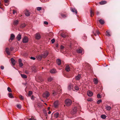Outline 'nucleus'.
<instances>
[{
    "mask_svg": "<svg viewBox=\"0 0 120 120\" xmlns=\"http://www.w3.org/2000/svg\"><path fill=\"white\" fill-rule=\"evenodd\" d=\"M22 77L23 78H27L26 75H21Z\"/></svg>",
    "mask_w": 120,
    "mask_h": 120,
    "instance_id": "3c124183",
    "label": "nucleus"
},
{
    "mask_svg": "<svg viewBox=\"0 0 120 120\" xmlns=\"http://www.w3.org/2000/svg\"><path fill=\"white\" fill-rule=\"evenodd\" d=\"M100 23L101 24H103L104 23V22L103 20L102 19H100L99 20Z\"/></svg>",
    "mask_w": 120,
    "mask_h": 120,
    "instance_id": "72a5a7b5",
    "label": "nucleus"
},
{
    "mask_svg": "<svg viewBox=\"0 0 120 120\" xmlns=\"http://www.w3.org/2000/svg\"><path fill=\"white\" fill-rule=\"evenodd\" d=\"M53 79L51 77L49 78L48 79V81L49 82L51 81Z\"/></svg>",
    "mask_w": 120,
    "mask_h": 120,
    "instance_id": "79ce46f5",
    "label": "nucleus"
},
{
    "mask_svg": "<svg viewBox=\"0 0 120 120\" xmlns=\"http://www.w3.org/2000/svg\"><path fill=\"white\" fill-rule=\"evenodd\" d=\"M7 90L8 91L10 92H12V90L10 88L8 87V88Z\"/></svg>",
    "mask_w": 120,
    "mask_h": 120,
    "instance_id": "49530a36",
    "label": "nucleus"
},
{
    "mask_svg": "<svg viewBox=\"0 0 120 120\" xmlns=\"http://www.w3.org/2000/svg\"><path fill=\"white\" fill-rule=\"evenodd\" d=\"M48 54V51H46L45 52L41 54L43 58H46Z\"/></svg>",
    "mask_w": 120,
    "mask_h": 120,
    "instance_id": "7ed1b4c3",
    "label": "nucleus"
},
{
    "mask_svg": "<svg viewBox=\"0 0 120 120\" xmlns=\"http://www.w3.org/2000/svg\"><path fill=\"white\" fill-rule=\"evenodd\" d=\"M8 0H4V2L5 3V5L6 6H8Z\"/></svg>",
    "mask_w": 120,
    "mask_h": 120,
    "instance_id": "7c9ffc66",
    "label": "nucleus"
},
{
    "mask_svg": "<svg viewBox=\"0 0 120 120\" xmlns=\"http://www.w3.org/2000/svg\"><path fill=\"white\" fill-rule=\"evenodd\" d=\"M36 58L38 60H41V59L42 58H43V57L42 55H41L37 56H36Z\"/></svg>",
    "mask_w": 120,
    "mask_h": 120,
    "instance_id": "dca6fc26",
    "label": "nucleus"
},
{
    "mask_svg": "<svg viewBox=\"0 0 120 120\" xmlns=\"http://www.w3.org/2000/svg\"><path fill=\"white\" fill-rule=\"evenodd\" d=\"M16 13V11L15 10H14L13 11V13L14 14H15V13Z\"/></svg>",
    "mask_w": 120,
    "mask_h": 120,
    "instance_id": "69168bd1",
    "label": "nucleus"
},
{
    "mask_svg": "<svg viewBox=\"0 0 120 120\" xmlns=\"http://www.w3.org/2000/svg\"><path fill=\"white\" fill-rule=\"evenodd\" d=\"M96 33L98 35L99 34V32L98 31H96Z\"/></svg>",
    "mask_w": 120,
    "mask_h": 120,
    "instance_id": "338daca9",
    "label": "nucleus"
},
{
    "mask_svg": "<svg viewBox=\"0 0 120 120\" xmlns=\"http://www.w3.org/2000/svg\"><path fill=\"white\" fill-rule=\"evenodd\" d=\"M32 94V92L31 91H29V93L28 94V96H31V95Z\"/></svg>",
    "mask_w": 120,
    "mask_h": 120,
    "instance_id": "c03bdc74",
    "label": "nucleus"
},
{
    "mask_svg": "<svg viewBox=\"0 0 120 120\" xmlns=\"http://www.w3.org/2000/svg\"><path fill=\"white\" fill-rule=\"evenodd\" d=\"M17 107L19 108L20 109L21 107V105L20 104H18L17 105Z\"/></svg>",
    "mask_w": 120,
    "mask_h": 120,
    "instance_id": "de8ad7c7",
    "label": "nucleus"
},
{
    "mask_svg": "<svg viewBox=\"0 0 120 120\" xmlns=\"http://www.w3.org/2000/svg\"><path fill=\"white\" fill-rule=\"evenodd\" d=\"M19 98L21 100H23L24 99L23 97L21 95H20L19 96Z\"/></svg>",
    "mask_w": 120,
    "mask_h": 120,
    "instance_id": "a18cd8bd",
    "label": "nucleus"
},
{
    "mask_svg": "<svg viewBox=\"0 0 120 120\" xmlns=\"http://www.w3.org/2000/svg\"><path fill=\"white\" fill-rule=\"evenodd\" d=\"M73 85L71 83H69L68 86V89L69 90H71V89H73Z\"/></svg>",
    "mask_w": 120,
    "mask_h": 120,
    "instance_id": "423d86ee",
    "label": "nucleus"
},
{
    "mask_svg": "<svg viewBox=\"0 0 120 120\" xmlns=\"http://www.w3.org/2000/svg\"><path fill=\"white\" fill-rule=\"evenodd\" d=\"M11 60L12 65H14L15 64V60L13 58H12L11 59Z\"/></svg>",
    "mask_w": 120,
    "mask_h": 120,
    "instance_id": "6ab92c4d",
    "label": "nucleus"
},
{
    "mask_svg": "<svg viewBox=\"0 0 120 120\" xmlns=\"http://www.w3.org/2000/svg\"><path fill=\"white\" fill-rule=\"evenodd\" d=\"M13 48L12 47H11L10 48V50H11V51H12V50H13Z\"/></svg>",
    "mask_w": 120,
    "mask_h": 120,
    "instance_id": "0e129e2a",
    "label": "nucleus"
},
{
    "mask_svg": "<svg viewBox=\"0 0 120 120\" xmlns=\"http://www.w3.org/2000/svg\"><path fill=\"white\" fill-rule=\"evenodd\" d=\"M59 113L56 112L54 114V117L56 118H57L58 117H59Z\"/></svg>",
    "mask_w": 120,
    "mask_h": 120,
    "instance_id": "a878e982",
    "label": "nucleus"
},
{
    "mask_svg": "<svg viewBox=\"0 0 120 120\" xmlns=\"http://www.w3.org/2000/svg\"><path fill=\"white\" fill-rule=\"evenodd\" d=\"M28 41V37L26 36H25L23 39V42L24 43H26Z\"/></svg>",
    "mask_w": 120,
    "mask_h": 120,
    "instance_id": "39448f33",
    "label": "nucleus"
},
{
    "mask_svg": "<svg viewBox=\"0 0 120 120\" xmlns=\"http://www.w3.org/2000/svg\"><path fill=\"white\" fill-rule=\"evenodd\" d=\"M49 95L50 94L49 92L47 91H46L43 93V96L44 98H47L49 96Z\"/></svg>",
    "mask_w": 120,
    "mask_h": 120,
    "instance_id": "f03ea898",
    "label": "nucleus"
},
{
    "mask_svg": "<svg viewBox=\"0 0 120 120\" xmlns=\"http://www.w3.org/2000/svg\"><path fill=\"white\" fill-rule=\"evenodd\" d=\"M61 36L64 38H65L67 37V35L64 34H61Z\"/></svg>",
    "mask_w": 120,
    "mask_h": 120,
    "instance_id": "ea45409f",
    "label": "nucleus"
},
{
    "mask_svg": "<svg viewBox=\"0 0 120 120\" xmlns=\"http://www.w3.org/2000/svg\"><path fill=\"white\" fill-rule=\"evenodd\" d=\"M105 108L108 111H109L111 109V107L110 106H109L107 105H106L105 106Z\"/></svg>",
    "mask_w": 120,
    "mask_h": 120,
    "instance_id": "f3484780",
    "label": "nucleus"
},
{
    "mask_svg": "<svg viewBox=\"0 0 120 120\" xmlns=\"http://www.w3.org/2000/svg\"><path fill=\"white\" fill-rule=\"evenodd\" d=\"M25 14L26 16H28L30 15V13L28 11L26 10L25 11Z\"/></svg>",
    "mask_w": 120,
    "mask_h": 120,
    "instance_id": "393cba45",
    "label": "nucleus"
},
{
    "mask_svg": "<svg viewBox=\"0 0 120 120\" xmlns=\"http://www.w3.org/2000/svg\"><path fill=\"white\" fill-rule=\"evenodd\" d=\"M97 98H101V96L99 94H98L97 95Z\"/></svg>",
    "mask_w": 120,
    "mask_h": 120,
    "instance_id": "5fc2aeb1",
    "label": "nucleus"
},
{
    "mask_svg": "<svg viewBox=\"0 0 120 120\" xmlns=\"http://www.w3.org/2000/svg\"><path fill=\"white\" fill-rule=\"evenodd\" d=\"M83 50L82 49H79L77 50V51L79 53H81L82 52Z\"/></svg>",
    "mask_w": 120,
    "mask_h": 120,
    "instance_id": "5701e85b",
    "label": "nucleus"
},
{
    "mask_svg": "<svg viewBox=\"0 0 120 120\" xmlns=\"http://www.w3.org/2000/svg\"><path fill=\"white\" fill-rule=\"evenodd\" d=\"M59 103L58 101H55L54 103V106L55 108H57L59 105Z\"/></svg>",
    "mask_w": 120,
    "mask_h": 120,
    "instance_id": "0eeeda50",
    "label": "nucleus"
},
{
    "mask_svg": "<svg viewBox=\"0 0 120 120\" xmlns=\"http://www.w3.org/2000/svg\"><path fill=\"white\" fill-rule=\"evenodd\" d=\"M15 37V35L13 34H11L10 39L9 40V41H10V40H11V41L13 40L14 38Z\"/></svg>",
    "mask_w": 120,
    "mask_h": 120,
    "instance_id": "9b49d317",
    "label": "nucleus"
},
{
    "mask_svg": "<svg viewBox=\"0 0 120 120\" xmlns=\"http://www.w3.org/2000/svg\"><path fill=\"white\" fill-rule=\"evenodd\" d=\"M25 72L27 74H28L29 73V72L27 71H26Z\"/></svg>",
    "mask_w": 120,
    "mask_h": 120,
    "instance_id": "e2e57ef3",
    "label": "nucleus"
},
{
    "mask_svg": "<svg viewBox=\"0 0 120 120\" xmlns=\"http://www.w3.org/2000/svg\"><path fill=\"white\" fill-rule=\"evenodd\" d=\"M42 105L41 104H38V107L39 109L41 108L42 107Z\"/></svg>",
    "mask_w": 120,
    "mask_h": 120,
    "instance_id": "4c0bfd02",
    "label": "nucleus"
},
{
    "mask_svg": "<svg viewBox=\"0 0 120 120\" xmlns=\"http://www.w3.org/2000/svg\"><path fill=\"white\" fill-rule=\"evenodd\" d=\"M88 101H93V100L91 98H89L87 99Z\"/></svg>",
    "mask_w": 120,
    "mask_h": 120,
    "instance_id": "37998d69",
    "label": "nucleus"
},
{
    "mask_svg": "<svg viewBox=\"0 0 120 120\" xmlns=\"http://www.w3.org/2000/svg\"><path fill=\"white\" fill-rule=\"evenodd\" d=\"M106 117V116L105 115H102L101 116V117L103 119H105Z\"/></svg>",
    "mask_w": 120,
    "mask_h": 120,
    "instance_id": "f704fd0d",
    "label": "nucleus"
},
{
    "mask_svg": "<svg viewBox=\"0 0 120 120\" xmlns=\"http://www.w3.org/2000/svg\"><path fill=\"white\" fill-rule=\"evenodd\" d=\"M93 81L94 82V84H97L98 83V80L97 79L95 78H94Z\"/></svg>",
    "mask_w": 120,
    "mask_h": 120,
    "instance_id": "aec40b11",
    "label": "nucleus"
},
{
    "mask_svg": "<svg viewBox=\"0 0 120 120\" xmlns=\"http://www.w3.org/2000/svg\"><path fill=\"white\" fill-rule=\"evenodd\" d=\"M19 65L20 67H22L23 65V64L22 63L21 60L19 59Z\"/></svg>",
    "mask_w": 120,
    "mask_h": 120,
    "instance_id": "bb28decb",
    "label": "nucleus"
},
{
    "mask_svg": "<svg viewBox=\"0 0 120 120\" xmlns=\"http://www.w3.org/2000/svg\"><path fill=\"white\" fill-rule=\"evenodd\" d=\"M64 48V47L63 46V45H61L60 46V49H63Z\"/></svg>",
    "mask_w": 120,
    "mask_h": 120,
    "instance_id": "13d9d810",
    "label": "nucleus"
},
{
    "mask_svg": "<svg viewBox=\"0 0 120 120\" xmlns=\"http://www.w3.org/2000/svg\"><path fill=\"white\" fill-rule=\"evenodd\" d=\"M41 7H38L37 8V10L38 11L41 10Z\"/></svg>",
    "mask_w": 120,
    "mask_h": 120,
    "instance_id": "09e8293b",
    "label": "nucleus"
},
{
    "mask_svg": "<svg viewBox=\"0 0 120 120\" xmlns=\"http://www.w3.org/2000/svg\"><path fill=\"white\" fill-rule=\"evenodd\" d=\"M5 51L7 53L8 55H10V50L8 48H6V49Z\"/></svg>",
    "mask_w": 120,
    "mask_h": 120,
    "instance_id": "ddd939ff",
    "label": "nucleus"
},
{
    "mask_svg": "<svg viewBox=\"0 0 120 120\" xmlns=\"http://www.w3.org/2000/svg\"><path fill=\"white\" fill-rule=\"evenodd\" d=\"M77 108L76 107H74L71 112V113L72 115L76 113L77 111Z\"/></svg>",
    "mask_w": 120,
    "mask_h": 120,
    "instance_id": "20e7f679",
    "label": "nucleus"
},
{
    "mask_svg": "<svg viewBox=\"0 0 120 120\" xmlns=\"http://www.w3.org/2000/svg\"><path fill=\"white\" fill-rule=\"evenodd\" d=\"M8 96L10 98H13V96L12 95V94L11 93H10L9 94Z\"/></svg>",
    "mask_w": 120,
    "mask_h": 120,
    "instance_id": "e433bc0d",
    "label": "nucleus"
},
{
    "mask_svg": "<svg viewBox=\"0 0 120 120\" xmlns=\"http://www.w3.org/2000/svg\"><path fill=\"white\" fill-rule=\"evenodd\" d=\"M26 25L25 24H22L21 25L20 27L22 28H23L25 27Z\"/></svg>",
    "mask_w": 120,
    "mask_h": 120,
    "instance_id": "58836bf2",
    "label": "nucleus"
},
{
    "mask_svg": "<svg viewBox=\"0 0 120 120\" xmlns=\"http://www.w3.org/2000/svg\"><path fill=\"white\" fill-rule=\"evenodd\" d=\"M56 63L58 65H60L61 64V62L60 59H57L56 60Z\"/></svg>",
    "mask_w": 120,
    "mask_h": 120,
    "instance_id": "cd10ccee",
    "label": "nucleus"
},
{
    "mask_svg": "<svg viewBox=\"0 0 120 120\" xmlns=\"http://www.w3.org/2000/svg\"><path fill=\"white\" fill-rule=\"evenodd\" d=\"M32 71L34 72H36L37 70V68L36 66H34L32 67Z\"/></svg>",
    "mask_w": 120,
    "mask_h": 120,
    "instance_id": "2eb2a0df",
    "label": "nucleus"
},
{
    "mask_svg": "<svg viewBox=\"0 0 120 120\" xmlns=\"http://www.w3.org/2000/svg\"><path fill=\"white\" fill-rule=\"evenodd\" d=\"M19 23V21L18 20H15L13 22V24L15 25H17Z\"/></svg>",
    "mask_w": 120,
    "mask_h": 120,
    "instance_id": "a211bd4d",
    "label": "nucleus"
},
{
    "mask_svg": "<svg viewBox=\"0 0 120 120\" xmlns=\"http://www.w3.org/2000/svg\"><path fill=\"white\" fill-rule=\"evenodd\" d=\"M106 35L108 37H109L111 36V35L110 34V32L108 31H107L106 32Z\"/></svg>",
    "mask_w": 120,
    "mask_h": 120,
    "instance_id": "c756f323",
    "label": "nucleus"
},
{
    "mask_svg": "<svg viewBox=\"0 0 120 120\" xmlns=\"http://www.w3.org/2000/svg\"><path fill=\"white\" fill-rule=\"evenodd\" d=\"M86 67L87 68V69L89 70L90 71H91L92 70V69L91 68L90 65L89 64H87L86 65Z\"/></svg>",
    "mask_w": 120,
    "mask_h": 120,
    "instance_id": "9d476101",
    "label": "nucleus"
},
{
    "mask_svg": "<svg viewBox=\"0 0 120 120\" xmlns=\"http://www.w3.org/2000/svg\"><path fill=\"white\" fill-rule=\"evenodd\" d=\"M60 93H59V91L58 90L56 91H55L54 90H53L52 91V94L53 95L55 96L57 94H59Z\"/></svg>",
    "mask_w": 120,
    "mask_h": 120,
    "instance_id": "4468645a",
    "label": "nucleus"
},
{
    "mask_svg": "<svg viewBox=\"0 0 120 120\" xmlns=\"http://www.w3.org/2000/svg\"><path fill=\"white\" fill-rule=\"evenodd\" d=\"M0 68L2 70H3L4 69V67L3 66H0Z\"/></svg>",
    "mask_w": 120,
    "mask_h": 120,
    "instance_id": "4d7b16f0",
    "label": "nucleus"
},
{
    "mask_svg": "<svg viewBox=\"0 0 120 120\" xmlns=\"http://www.w3.org/2000/svg\"><path fill=\"white\" fill-rule=\"evenodd\" d=\"M50 72L52 73H54L56 72V70L55 69H52L50 71Z\"/></svg>",
    "mask_w": 120,
    "mask_h": 120,
    "instance_id": "b1692460",
    "label": "nucleus"
},
{
    "mask_svg": "<svg viewBox=\"0 0 120 120\" xmlns=\"http://www.w3.org/2000/svg\"><path fill=\"white\" fill-rule=\"evenodd\" d=\"M71 11L73 12H75L76 14H77V10L75 9V8H74L73 9L72 8L71 9Z\"/></svg>",
    "mask_w": 120,
    "mask_h": 120,
    "instance_id": "c85d7f7f",
    "label": "nucleus"
},
{
    "mask_svg": "<svg viewBox=\"0 0 120 120\" xmlns=\"http://www.w3.org/2000/svg\"><path fill=\"white\" fill-rule=\"evenodd\" d=\"M99 12L98 11H97L96 12V14L97 15H98L99 14Z\"/></svg>",
    "mask_w": 120,
    "mask_h": 120,
    "instance_id": "774afa93",
    "label": "nucleus"
},
{
    "mask_svg": "<svg viewBox=\"0 0 120 120\" xmlns=\"http://www.w3.org/2000/svg\"><path fill=\"white\" fill-rule=\"evenodd\" d=\"M31 99L32 100H34V96L32 95L31 96Z\"/></svg>",
    "mask_w": 120,
    "mask_h": 120,
    "instance_id": "6e6d98bb",
    "label": "nucleus"
},
{
    "mask_svg": "<svg viewBox=\"0 0 120 120\" xmlns=\"http://www.w3.org/2000/svg\"><path fill=\"white\" fill-rule=\"evenodd\" d=\"M80 76L81 75H77L75 77L76 79L77 80H79L81 78Z\"/></svg>",
    "mask_w": 120,
    "mask_h": 120,
    "instance_id": "473e14b6",
    "label": "nucleus"
},
{
    "mask_svg": "<svg viewBox=\"0 0 120 120\" xmlns=\"http://www.w3.org/2000/svg\"><path fill=\"white\" fill-rule=\"evenodd\" d=\"M41 1L43 2H44L47 1V0H40Z\"/></svg>",
    "mask_w": 120,
    "mask_h": 120,
    "instance_id": "680f3d73",
    "label": "nucleus"
},
{
    "mask_svg": "<svg viewBox=\"0 0 120 120\" xmlns=\"http://www.w3.org/2000/svg\"><path fill=\"white\" fill-rule=\"evenodd\" d=\"M51 41L52 43H54L55 41V40L54 39H53L51 40Z\"/></svg>",
    "mask_w": 120,
    "mask_h": 120,
    "instance_id": "603ef678",
    "label": "nucleus"
},
{
    "mask_svg": "<svg viewBox=\"0 0 120 120\" xmlns=\"http://www.w3.org/2000/svg\"><path fill=\"white\" fill-rule=\"evenodd\" d=\"M44 24L47 25L48 24V22L46 21H44Z\"/></svg>",
    "mask_w": 120,
    "mask_h": 120,
    "instance_id": "052dcab7",
    "label": "nucleus"
},
{
    "mask_svg": "<svg viewBox=\"0 0 120 120\" xmlns=\"http://www.w3.org/2000/svg\"><path fill=\"white\" fill-rule=\"evenodd\" d=\"M29 120H36L35 119H34V117H32L31 118H30L29 119Z\"/></svg>",
    "mask_w": 120,
    "mask_h": 120,
    "instance_id": "8fccbe9b",
    "label": "nucleus"
},
{
    "mask_svg": "<svg viewBox=\"0 0 120 120\" xmlns=\"http://www.w3.org/2000/svg\"><path fill=\"white\" fill-rule=\"evenodd\" d=\"M90 16L91 17H92L94 15V12L92 10H90Z\"/></svg>",
    "mask_w": 120,
    "mask_h": 120,
    "instance_id": "2f4dec72",
    "label": "nucleus"
},
{
    "mask_svg": "<svg viewBox=\"0 0 120 120\" xmlns=\"http://www.w3.org/2000/svg\"><path fill=\"white\" fill-rule=\"evenodd\" d=\"M65 70L67 72H68L70 71V68L68 65H67L66 66Z\"/></svg>",
    "mask_w": 120,
    "mask_h": 120,
    "instance_id": "f8f14e48",
    "label": "nucleus"
},
{
    "mask_svg": "<svg viewBox=\"0 0 120 120\" xmlns=\"http://www.w3.org/2000/svg\"><path fill=\"white\" fill-rule=\"evenodd\" d=\"M61 16H62L64 17V18H65V17H66V15H64V14H62L61 15Z\"/></svg>",
    "mask_w": 120,
    "mask_h": 120,
    "instance_id": "bf43d9fd",
    "label": "nucleus"
},
{
    "mask_svg": "<svg viewBox=\"0 0 120 120\" xmlns=\"http://www.w3.org/2000/svg\"><path fill=\"white\" fill-rule=\"evenodd\" d=\"M107 2L105 1H103L100 2L99 3V4L101 5L105 4L107 3Z\"/></svg>",
    "mask_w": 120,
    "mask_h": 120,
    "instance_id": "412c9836",
    "label": "nucleus"
},
{
    "mask_svg": "<svg viewBox=\"0 0 120 120\" xmlns=\"http://www.w3.org/2000/svg\"><path fill=\"white\" fill-rule=\"evenodd\" d=\"M74 88L75 90H79V88L78 86H75L74 87Z\"/></svg>",
    "mask_w": 120,
    "mask_h": 120,
    "instance_id": "c9c22d12",
    "label": "nucleus"
},
{
    "mask_svg": "<svg viewBox=\"0 0 120 120\" xmlns=\"http://www.w3.org/2000/svg\"><path fill=\"white\" fill-rule=\"evenodd\" d=\"M102 102V100L100 99L98 100L97 102V103L98 104H99L100 103Z\"/></svg>",
    "mask_w": 120,
    "mask_h": 120,
    "instance_id": "a19ab883",
    "label": "nucleus"
},
{
    "mask_svg": "<svg viewBox=\"0 0 120 120\" xmlns=\"http://www.w3.org/2000/svg\"><path fill=\"white\" fill-rule=\"evenodd\" d=\"M41 35L39 33H37L35 34V38L37 39H39L41 38Z\"/></svg>",
    "mask_w": 120,
    "mask_h": 120,
    "instance_id": "6e6552de",
    "label": "nucleus"
},
{
    "mask_svg": "<svg viewBox=\"0 0 120 120\" xmlns=\"http://www.w3.org/2000/svg\"><path fill=\"white\" fill-rule=\"evenodd\" d=\"M30 58L31 59L33 60H35L36 59V58L34 57H31Z\"/></svg>",
    "mask_w": 120,
    "mask_h": 120,
    "instance_id": "864d4df0",
    "label": "nucleus"
},
{
    "mask_svg": "<svg viewBox=\"0 0 120 120\" xmlns=\"http://www.w3.org/2000/svg\"><path fill=\"white\" fill-rule=\"evenodd\" d=\"M65 103L67 106H69L71 104L72 101L69 99H67L65 101Z\"/></svg>",
    "mask_w": 120,
    "mask_h": 120,
    "instance_id": "f257e3e1",
    "label": "nucleus"
},
{
    "mask_svg": "<svg viewBox=\"0 0 120 120\" xmlns=\"http://www.w3.org/2000/svg\"><path fill=\"white\" fill-rule=\"evenodd\" d=\"M16 38L18 41H19L21 38V35L19 34H18L17 35Z\"/></svg>",
    "mask_w": 120,
    "mask_h": 120,
    "instance_id": "4be33fe9",
    "label": "nucleus"
},
{
    "mask_svg": "<svg viewBox=\"0 0 120 120\" xmlns=\"http://www.w3.org/2000/svg\"><path fill=\"white\" fill-rule=\"evenodd\" d=\"M92 92L90 90L88 91L87 92V94L89 97H91L93 95Z\"/></svg>",
    "mask_w": 120,
    "mask_h": 120,
    "instance_id": "1a4fd4ad",
    "label": "nucleus"
}]
</instances>
